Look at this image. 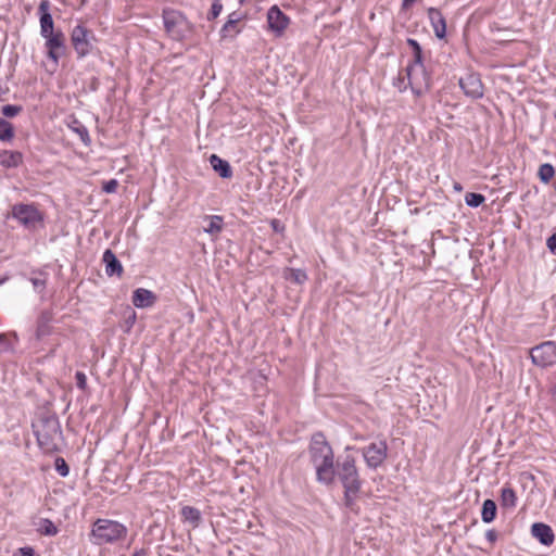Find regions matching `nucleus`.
I'll return each mask as SVG.
<instances>
[{"label":"nucleus","mask_w":556,"mask_h":556,"mask_svg":"<svg viewBox=\"0 0 556 556\" xmlns=\"http://www.w3.org/2000/svg\"><path fill=\"white\" fill-rule=\"evenodd\" d=\"M223 4L220 0H214L212 3L211 12L208 14V20H215L222 12Z\"/></svg>","instance_id":"obj_34"},{"label":"nucleus","mask_w":556,"mask_h":556,"mask_svg":"<svg viewBox=\"0 0 556 556\" xmlns=\"http://www.w3.org/2000/svg\"><path fill=\"white\" fill-rule=\"evenodd\" d=\"M54 467L61 477H66L70 472V467L62 457H58L54 462Z\"/></svg>","instance_id":"obj_31"},{"label":"nucleus","mask_w":556,"mask_h":556,"mask_svg":"<svg viewBox=\"0 0 556 556\" xmlns=\"http://www.w3.org/2000/svg\"><path fill=\"white\" fill-rule=\"evenodd\" d=\"M51 3L49 0H41L38 7L39 21H40V35L42 37H48L51 34H54V23L52 15L50 13Z\"/></svg>","instance_id":"obj_14"},{"label":"nucleus","mask_w":556,"mask_h":556,"mask_svg":"<svg viewBox=\"0 0 556 556\" xmlns=\"http://www.w3.org/2000/svg\"><path fill=\"white\" fill-rule=\"evenodd\" d=\"M414 1H415V0H403V2H402V8H403V9H407V8H409Z\"/></svg>","instance_id":"obj_45"},{"label":"nucleus","mask_w":556,"mask_h":556,"mask_svg":"<svg viewBox=\"0 0 556 556\" xmlns=\"http://www.w3.org/2000/svg\"><path fill=\"white\" fill-rule=\"evenodd\" d=\"M88 30L80 25L74 27L72 31V42L78 56H85L90 52L91 45L88 40Z\"/></svg>","instance_id":"obj_13"},{"label":"nucleus","mask_w":556,"mask_h":556,"mask_svg":"<svg viewBox=\"0 0 556 556\" xmlns=\"http://www.w3.org/2000/svg\"><path fill=\"white\" fill-rule=\"evenodd\" d=\"M163 22L166 31L176 40L185 37L188 22L182 13L173 9L163 10Z\"/></svg>","instance_id":"obj_5"},{"label":"nucleus","mask_w":556,"mask_h":556,"mask_svg":"<svg viewBox=\"0 0 556 556\" xmlns=\"http://www.w3.org/2000/svg\"><path fill=\"white\" fill-rule=\"evenodd\" d=\"M155 294L143 288H138L132 293V304L138 308L150 307L155 303Z\"/></svg>","instance_id":"obj_17"},{"label":"nucleus","mask_w":556,"mask_h":556,"mask_svg":"<svg viewBox=\"0 0 556 556\" xmlns=\"http://www.w3.org/2000/svg\"><path fill=\"white\" fill-rule=\"evenodd\" d=\"M12 216L28 229H35L43 220L42 214L34 204H15Z\"/></svg>","instance_id":"obj_6"},{"label":"nucleus","mask_w":556,"mask_h":556,"mask_svg":"<svg viewBox=\"0 0 556 556\" xmlns=\"http://www.w3.org/2000/svg\"><path fill=\"white\" fill-rule=\"evenodd\" d=\"M408 66L425 67L424 66V62H422V51H418V52H414L413 53V63L409 64Z\"/></svg>","instance_id":"obj_39"},{"label":"nucleus","mask_w":556,"mask_h":556,"mask_svg":"<svg viewBox=\"0 0 556 556\" xmlns=\"http://www.w3.org/2000/svg\"><path fill=\"white\" fill-rule=\"evenodd\" d=\"M102 261L105 264V273L108 276H122L123 266L112 250L108 249L104 251Z\"/></svg>","instance_id":"obj_18"},{"label":"nucleus","mask_w":556,"mask_h":556,"mask_svg":"<svg viewBox=\"0 0 556 556\" xmlns=\"http://www.w3.org/2000/svg\"><path fill=\"white\" fill-rule=\"evenodd\" d=\"M7 280V278H3L0 280V285L3 283Z\"/></svg>","instance_id":"obj_50"},{"label":"nucleus","mask_w":556,"mask_h":556,"mask_svg":"<svg viewBox=\"0 0 556 556\" xmlns=\"http://www.w3.org/2000/svg\"><path fill=\"white\" fill-rule=\"evenodd\" d=\"M48 332H49V331H48V328H47V326H46V325L40 324V325L38 326L37 333H38V336H39V337H41V336H46V334H48Z\"/></svg>","instance_id":"obj_44"},{"label":"nucleus","mask_w":556,"mask_h":556,"mask_svg":"<svg viewBox=\"0 0 556 556\" xmlns=\"http://www.w3.org/2000/svg\"><path fill=\"white\" fill-rule=\"evenodd\" d=\"M556 354L554 342L546 341L531 349L530 356L533 364L540 367L552 365Z\"/></svg>","instance_id":"obj_9"},{"label":"nucleus","mask_w":556,"mask_h":556,"mask_svg":"<svg viewBox=\"0 0 556 556\" xmlns=\"http://www.w3.org/2000/svg\"><path fill=\"white\" fill-rule=\"evenodd\" d=\"M283 278L296 285H303L307 280L305 270L287 267L283 270Z\"/></svg>","instance_id":"obj_21"},{"label":"nucleus","mask_w":556,"mask_h":556,"mask_svg":"<svg viewBox=\"0 0 556 556\" xmlns=\"http://www.w3.org/2000/svg\"><path fill=\"white\" fill-rule=\"evenodd\" d=\"M271 225H273L275 230L278 229V222L277 220H273Z\"/></svg>","instance_id":"obj_48"},{"label":"nucleus","mask_w":556,"mask_h":556,"mask_svg":"<svg viewBox=\"0 0 556 556\" xmlns=\"http://www.w3.org/2000/svg\"><path fill=\"white\" fill-rule=\"evenodd\" d=\"M362 454L366 465L376 469L383 464L388 455V445L384 440L372 442L362 448Z\"/></svg>","instance_id":"obj_8"},{"label":"nucleus","mask_w":556,"mask_h":556,"mask_svg":"<svg viewBox=\"0 0 556 556\" xmlns=\"http://www.w3.org/2000/svg\"><path fill=\"white\" fill-rule=\"evenodd\" d=\"M208 220L207 226L204 228V231L210 235L219 233L223 229V217L218 215L206 216Z\"/></svg>","instance_id":"obj_25"},{"label":"nucleus","mask_w":556,"mask_h":556,"mask_svg":"<svg viewBox=\"0 0 556 556\" xmlns=\"http://www.w3.org/2000/svg\"><path fill=\"white\" fill-rule=\"evenodd\" d=\"M405 72L407 75L408 85L417 97L429 90L431 79L425 67L407 66Z\"/></svg>","instance_id":"obj_7"},{"label":"nucleus","mask_w":556,"mask_h":556,"mask_svg":"<svg viewBox=\"0 0 556 556\" xmlns=\"http://www.w3.org/2000/svg\"><path fill=\"white\" fill-rule=\"evenodd\" d=\"M554 190L556 191V180L554 181Z\"/></svg>","instance_id":"obj_51"},{"label":"nucleus","mask_w":556,"mask_h":556,"mask_svg":"<svg viewBox=\"0 0 556 556\" xmlns=\"http://www.w3.org/2000/svg\"><path fill=\"white\" fill-rule=\"evenodd\" d=\"M531 535L542 545L551 546L555 541V534L551 526L543 522H534L531 526Z\"/></svg>","instance_id":"obj_15"},{"label":"nucleus","mask_w":556,"mask_h":556,"mask_svg":"<svg viewBox=\"0 0 556 556\" xmlns=\"http://www.w3.org/2000/svg\"><path fill=\"white\" fill-rule=\"evenodd\" d=\"M485 538L490 543H494L497 540V533L495 530H488Z\"/></svg>","instance_id":"obj_43"},{"label":"nucleus","mask_w":556,"mask_h":556,"mask_svg":"<svg viewBox=\"0 0 556 556\" xmlns=\"http://www.w3.org/2000/svg\"><path fill=\"white\" fill-rule=\"evenodd\" d=\"M555 175L553 165L545 163L539 167L538 176L542 182L547 184Z\"/></svg>","instance_id":"obj_29"},{"label":"nucleus","mask_w":556,"mask_h":556,"mask_svg":"<svg viewBox=\"0 0 556 556\" xmlns=\"http://www.w3.org/2000/svg\"><path fill=\"white\" fill-rule=\"evenodd\" d=\"M407 75H403L400 73L399 77L394 81V86L399 88L400 91H403L407 88L408 83L406 84Z\"/></svg>","instance_id":"obj_37"},{"label":"nucleus","mask_w":556,"mask_h":556,"mask_svg":"<svg viewBox=\"0 0 556 556\" xmlns=\"http://www.w3.org/2000/svg\"><path fill=\"white\" fill-rule=\"evenodd\" d=\"M309 455L316 469L317 480L325 484L332 483L336 467L333 451L321 432L312 437Z\"/></svg>","instance_id":"obj_1"},{"label":"nucleus","mask_w":556,"mask_h":556,"mask_svg":"<svg viewBox=\"0 0 556 556\" xmlns=\"http://www.w3.org/2000/svg\"><path fill=\"white\" fill-rule=\"evenodd\" d=\"M118 182L116 179H111L103 185V191L106 193H113L116 191Z\"/></svg>","instance_id":"obj_38"},{"label":"nucleus","mask_w":556,"mask_h":556,"mask_svg":"<svg viewBox=\"0 0 556 556\" xmlns=\"http://www.w3.org/2000/svg\"><path fill=\"white\" fill-rule=\"evenodd\" d=\"M485 201V198L481 193L468 192L465 195V202L470 207H478Z\"/></svg>","instance_id":"obj_30"},{"label":"nucleus","mask_w":556,"mask_h":556,"mask_svg":"<svg viewBox=\"0 0 556 556\" xmlns=\"http://www.w3.org/2000/svg\"><path fill=\"white\" fill-rule=\"evenodd\" d=\"M30 282L33 283L34 289L38 292H41L46 288V285H47V281L45 278H38V277L30 278Z\"/></svg>","instance_id":"obj_35"},{"label":"nucleus","mask_w":556,"mask_h":556,"mask_svg":"<svg viewBox=\"0 0 556 556\" xmlns=\"http://www.w3.org/2000/svg\"><path fill=\"white\" fill-rule=\"evenodd\" d=\"M428 17L433 28L434 35L439 39H443L446 35V22L441 11L435 8H429Z\"/></svg>","instance_id":"obj_16"},{"label":"nucleus","mask_w":556,"mask_h":556,"mask_svg":"<svg viewBox=\"0 0 556 556\" xmlns=\"http://www.w3.org/2000/svg\"><path fill=\"white\" fill-rule=\"evenodd\" d=\"M459 87L467 97L479 99L483 96V85L479 75L469 73L459 79Z\"/></svg>","instance_id":"obj_12"},{"label":"nucleus","mask_w":556,"mask_h":556,"mask_svg":"<svg viewBox=\"0 0 556 556\" xmlns=\"http://www.w3.org/2000/svg\"><path fill=\"white\" fill-rule=\"evenodd\" d=\"M71 129L76 132L80 140L89 146L91 142L88 129L86 126H84L79 121L75 119L73 124L70 126Z\"/></svg>","instance_id":"obj_27"},{"label":"nucleus","mask_w":556,"mask_h":556,"mask_svg":"<svg viewBox=\"0 0 556 556\" xmlns=\"http://www.w3.org/2000/svg\"><path fill=\"white\" fill-rule=\"evenodd\" d=\"M501 503L505 507H515L517 504L516 492L509 486L503 488L501 492Z\"/></svg>","instance_id":"obj_26"},{"label":"nucleus","mask_w":556,"mask_h":556,"mask_svg":"<svg viewBox=\"0 0 556 556\" xmlns=\"http://www.w3.org/2000/svg\"><path fill=\"white\" fill-rule=\"evenodd\" d=\"M33 432L39 447L45 453L59 451V443L62 440V430L56 415L41 413L31 424Z\"/></svg>","instance_id":"obj_3"},{"label":"nucleus","mask_w":556,"mask_h":556,"mask_svg":"<svg viewBox=\"0 0 556 556\" xmlns=\"http://www.w3.org/2000/svg\"><path fill=\"white\" fill-rule=\"evenodd\" d=\"M5 341L4 334H0V343Z\"/></svg>","instance_id":"obj_49"},{"label":"nucleus","mask_w":556,"mask_h":556,"mask_svg":"<svg viewBox=\"0 0 556 556\" xmlns=\"http://www.w3.org/2000/svg\"><path fill=\"white\" fill-rule=\"evenodd\" d=\"M555 117H556V112H555Z\"/></svg>","instance_id":"obj_52"},{"label":"nucleus","mask_w":556,"mask_h":556,"mask_svg":"<svg viewBox=\"0 0 556 556\" xmlns=\"http://www.w3.org/2000/svg\"><path fill=\"white\" fill-rule=\"evenodd\" d=\"M46 39V48L48 58L51 59L55 65H58L59 59L65 54V36L61 30L54 34L43 37Z\"/></svg>","instance_id":"obj_10"},{"label":"nucleus","mask_w":556,"mask_h":556,"mask_svg":"<svg viewBox=\"0 0 556 556\" xmlns=\"http://www.w3.org/2000/svg\"><path fill=\"white\" fill-rule=\"evenodd\" d=\"M407 43H408V46H410V47H412V49H413V53H414V52L421 51V47H420V45H419L415 39L408 38V39H407Z\"/></svg>","instance_id":"obj_42"},{"label":"nucleus","mask_w":556,"mask_h":556,"mask_svg":"<svg viewBox=\"0 0 556 556\" xmlns=\"http://www.w3.org/2000/svg\"><path fill=\"white\" fill-rule=\"evenodd\" d=\"M546 245L553 254H556V232L553 233L546 241Z\"/></svg>","instance_id":"obj_40"},{"label":"nucleus","mask_w":556,"mask_h":556,"mask_svg":"<svg viewBox=\"0 0 556 556\" xmlns=\"http://www.w3.org/2000/svg\"><path fill=\"white\" fill-rule=\"evenodd\" d=\"M128 534L125 525L110 519H98L91 530L93 542L98 545L113 544L124 540Z\"/></svg>","instance_id":"obj_4"},{"label":"nucleus","mask_w":556,"mask_h":556,"mask_svg":"<svg viewBox=\"0 0 556 556\" xmlns=\"http://www.w3.org/2000/svg\"><path fill=\"white\" fill-rule=\"evenodd\" d=\"M181 516L185 519V521L190 522L193 528L199 527V525L202 520L200 510L198 508H194L191 506L182 507Z\"/></svg>","instance_id":"obj_22"},{"label":"nucleus","mask_w":556,"mask_h":556,"mask_svg":"<svg viewBox=\"0 0 556 556\" xmlns=\"http://www.w3.org/2000/svg\"><path fill=\"white\" fill-rule=\"evenodd\" d=\"M334 476H338L344 489L345 506L354 510L362 488L355 458L351 455L339 457L334 467Z\"/></svg>","instance_id":"obj_2"},{"label":"nucleus","mask_w":556,"mask_h":556,"mask_svg":"<svg viewBox=\"0 0 556 556\" xmlns=\"http://www.w3.org/2000/svg\"><path fill=\"white\" fill-rule=\"evenodd\" d=\"M14 137V128L11 123L0 117V140L10 141Z\"/></svg>","instance_id":"obj_28"},{"label":"nucleus","mask_w":556,"mask_h":556,"mask_svg":"<svg viewBox=\"0 0 556 556\" xmlns=\"http://www.w3.org/2000/svg\"><path fill=\"white\" fill-rule=\"evenodd\" d=\"M75 379H76V386L78 389L80 390H85L86 387H87V378H86V375L81 371H77L75 374Z\"/></svg>","instance_id":"obj_36"},{"label":"nucleus","mask_w":556,"mask_h":556,"mask_svg":"<svg viewBox=\"0 0 556 556\" xmlns=\"http://www.w3.org/2000/svg\"><path fill=\"white\" fill-rule=\"evenodd\" d=\"M210 164L222 178H230L232 176L230 164L218 155L212 154L210 156Z\"/></svg>","instance_id":"obj_19"},{"label":"nucleus","mask_w":556,"mask_h":556,"mask_svg":"<svg viewBox=\"0 0 556 556\" xmlns=\"http://www.w3.org/2000/svg\"><path fill=\"white\" fill-rule=\"evenodd\" d=\"M241 20V16L237 12H232L228 16V21L223 26L220 33L223 37H226L229 33L238 34L240 30L238 29L237 25L239 21Z\"/></svg>","instance_id":"obj_24"},{"label":"nucleus","mask_w":556,"mask_h":556,"mask_svg":"<svg viewBox=\"0 0 556 556\" xmlns=\"http://www.w3.org/2000/svg\"><path fill=\"white\" fill-rule=\"evenodd\" d=\"M1 112L5 117H14L22 112V106L8 104L2 106Z\"/></svg>","instance_id":"obj_32"},{"label":"nucleus","mask_w":556,"mask_h":556,"mask_svg":"<svg viewBox=\"0 0 556 556\" xmlns=\"http://www.w3.org/2000/svg\"><path fill=\"white\" fill-rule=\"evenodd\" d=\"M18 553L21 556H39V555H36L34 548L30 546L21 547L18 549Z\"/></svg>","instance_id":"obj_41"},{"label":"nucleus","mask_w":556,"mask_h":556,"mask_svg":"<svg viewBox=\"0 0 556 556\" xmlns=\"http://www.w3.org/2000/svg\"><path fill=\"white\" fill-rule=\"evenodd\" d=\"M267 24L269 30L279 37L288 28L290 18L277 5H273L267 11Z\"/></svg>","instance_id":"obj_11"},{"label":"nucleus","mask_w":556,"mask_h":556,"mask_svg":"<svg viewBox=\"0 0 556 556\" xmlns=\"http://www.w3.org/2000/svg\"><path fill=\"white\" fill-rule=\"evenodd\" d=\"M41 532L46 535H55L58 533V529L52 521L45 519Z\"/></svg>","instance_id":"obj_33"},{"label":"nucleus","mask_w":556,"mask_h":556,"mask_svg":"<svg viewBox=\"0 0 556 556\" xmlns=\"http://www.w3.org/2000/svg\"><path fill=\"white\" fill-rule=\"evenodd\" d=\"M496 504L493 500H485L482 504L481 519L485 523L492 522L496 517Z\"/></svg>","instance_id":"obj_23"},{"label":"nucleus","mask_w":556,"mask_h":556,"mask_svg":"<svg viewBox=\"0 0 556 556\" xmlns=\"http://www.w3.org/2000/svg\"><path fill=\"white\" fill-rule=\"evenodd\" d=\"M23 161V155L17 151H0V164L7 168L17 167Z\"/></svg>","instance_id":"obj_20"},{"label":"nucleus","mask_w":556,"mask_h":556,"mask_svg":"<svg viewBox=\"0 0 556 556\" xmlns=\"http://www.w3.org/2000/svg\"><path fill=\"white\" fill-rule=\"evenodd\" d=\"M132 556H147V552L144 549L136 551Z\"/></svg>","instance_id":"obj_46"},{"label":"nucleus","mask_w":556,"mask_h":556,"mask_svg":"<svg viewBox=\"0 0 556 556\" xmlns=\"http://www.w3.org/2000/svg\"><path fill=\"white\" fill-rule=\"evenodd\" d=\"M454 189L457 190V191H460L463 188H462V186L456 182L454 185Z\"/></svg>","instance_id":"obj_47"}]
</instances>
